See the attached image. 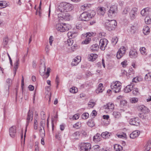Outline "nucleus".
<instances>
[{"mask_svg":"<svg viewBox=\"0 0 151 151\" xmlns=\"http://www.w3.org/2000/svg\"><path fill=\"white\" fill-rule=\"evenodd\" d=\"M33 112L31 110H29V111L27 114V123L26 124V127L25 130V132L24 135V143L25 142V138L26 137V132L27 131V127L29 123L31 122L33 118Z\"/></svg>","mask_w":151,"mask_h":151,"instance_id":"6","label":"nucleus"},{"mask_svg":"<svg viewBox=\"0 0 151 151\" xmlns=\"http://www.w3.org/2000/svg\"><path fill=\"white\" fill-rule=\"evenodd\" d=\"M117 136L119 138H125L126 136V135L125 133H123V134H118L117 135Z\"/></svg>","mask_w":151,"mask_h":151,"instance_id":"56","label":"nucleus"},{"mask_svg":"<svg viewBox=\"0 0 151 151\" xmlns=\"http://www.w3.org/2000/svg\"><path fill=\"white\" fill-rule=\"evenodd\" d=\"M117 7L116 5L112 6L110 8L108 13L109 17L110 18H112L115 16L117 13Z\"/></svg>","mask_w":151,"mask_h":151,"instance_id":"7","label":"nucleus"},{"mask_svg":"<svg viewBox=\"0 0 151 151\" xmlns=\"http://www.w3.org/2000/svg\"><path fill=\"white\" fill-rule=\"evenodd\" d=\"M114 148L116 151H121L122 150V147L119 145L115 144L114 146Z\"/></svg>","mask_w":151,"mask_h":151,"instance_id":"31","label":"nucleus"},{"mask_svg":"<svg viewBox=\"0 0 151 151\" xmlns=\"http://www.w3.org/2000/svg\"><path fill=\"white\" fill-rule=\"evenodd\" d=\"M77 35V33L76 32H69L68 33V37L72 39L76 37Z\"/></svg>","mask_w":151,"mask_h":151,"instance_id":"23","label":"nucleus"},{"mask_svg":"<svg viewBox=\"0 0 151 151\" xmlns=\"http://www.w3.org/2000/svg\"><path fill=\"white\" fill-rule=\"evenodd\" d=\"M28 88L30 91H33L34 89V86L32 85H29L28 86Z\"/></svg>","mask_w":151,"mask_h":151,"instance_id":"64","label":"nucleus"},{"mask_svg":"<svg viewBox=\"0 0 151 151\" xmlns=\"http://www.w3.org/2000/svg\"><path fill=\"white\" fill-rule=\"evenodd\" d=\"M77 45L76 44H74L71 47V52H73L77 48Z\"/></svg>","mask_w":151,"mask_h":151,"instance_id":"51","label":"nucleus"},{"mask_svg":"<svg viewBox=\"0 0 151 151\" xmlns=\"http://www.w3.org/2000/svg\"><path fill=\"white\" fill-rule=\"evenodd\" d=\"M103 90V85L102 83H100L99 85L98 88L96 90V93H99L102 92Z\"/></svg>","mask_w":151,"mask_h":151,"instance_id":"24","label":"nucleus"},{"mask_svg":"<svg viewBox=\"0 0 151 151\" xmlns=\"http://www.w3.org/2000/svg\"><path fill=\"white\" fill-rule=\"evenodd\" d=\"M6 82L7 83L6 84L7 86L8 89H9V87L10 86L11 83L12 82V80H11L9 78L7 79Z\"/></svg>","mask_w":151,"mask_h":151,"instance_id":"48","label":"nucleus"},{"mask_svg":"<svg viewBox=\"0 0 151 151\" xmlns=\"http://www.w3.org/2000/svg\"><path fill=\"white\" fill-rule=\"evenodd\" d=\"M138 93V90L137 88H134L133 89V93L134 95H137Z\"/></svg>","mask_w":151,"mask_h":151,"instance_id":"47","label":"nucleus"},{"mask_svg":"<svg viewBox=\"0 0 151 151\" xmlns=\"http://www.w3.org/2000/svg\"><path fill=\"white\" fill-rule=\"evenodd\" d=\"M39 131L41 137H44L45 136V132L44 128H42L40 127Z\"/></svg>","mask_w":151,"mask_h":151,"instance_id":"30","label":"nucleus"},{"mask_svg":"<svg viewBox=\"0 0 151 151\" xmlns=\"http://www.w3.org/2000/svg\"><path fill=\"white\" fill-rule=\"evenodd\" d=\"M124 55L122 54L119 52L118 51L116 54V57L118 59H120Z\"/></svg>","mask_w":151,"mask_h":151,"instance_id":"50","label":"nucleus"},{"mask_svg":"<svg viewBox=\"0 0 151 151\" xmlns=\"http://www.w3.org/2000/svg\"><path fill=\"white\" fill-rule=\"evenodd\" d=\"M53 40V38L52 36H50L49 38V43L50 45H52V42Z\"/></svg>","mask_w":151,"mask_h":151,"instance_id":"59","label":"nucleus"},{"mask_svg":"<svg viewBox=\"0 0 151 151\" xmlns=\"http://www.w3.org/2000/svg\"><path fill=\"white\" fill-rule=\"evenodd\" d=\"M114 106V105L112 103H109L104 106V108L106 109V111L109 112L113 110Z\"/></svg>","mask_w":151,"mask_h":151,"instance_id":"12","label":"nucleus"},{"mask_svg":"<svg viewBox=\"0 0 151 151\" xmlns=\"http://www.w3.org/2000/svg\"><path fill=\"white\" fill-rule=\"evenodd\" d=\"M9 39L7 37H5L3 39V44L4 46H5L8 44Z\"/></svg>","mask_w":151,"mask_h":151,"instance_id":"33","label":"nucleus"},{"mask_svg":"<svg viewBox=\"0 0 151 151\" xmlns=\"http://www.w3.org/2000/svg\"><path fill=\"white\" fill-rule=\"evenodd\" d=\"M81 61V57L78 56L75 58L71 63L72 66H76Z\"/></svg>","mask_w":151,"mask_h":151,"instance_id":"16","label":"nucleus"},{"mask_svg":"<svg viewBox=\"0 0 151 151\" xmlns=\"http://www.w3.org/2000/svg\"><path fill=\"white\" fill-rule=\"evenodd\" d=\"M141 15L143 16H145L146 15H147L145 11L143 9L142 10L141 12Z\"/></svg>","mask_w":151,"mask_h":151,"instance_id":"55","label":"nucleus"},{"mask_svg":"<svg viewBox=\"0 0 151 151\" xmlns=\"http://www.w3.org/2000/svg\"><path fill=\"white\" fill-rule=\"evenodd\" d=\"M129 55L131 58H135L137 56V53L134 49H133L129 52Z\"/></svg>","mask_w":151,"mask_h":151,"instance_id":"15","label":"nucleus"},{"mask_svg":"<svg viewBox=\"0 0 151 151\" xmlns=\"http://www.w3.org/2000/svg\"><path fill=\"white\" fill-rule=\"evenodd\" d=\"M108 43V40L106 39H101L99 41V46L100 49L104 50L105 49Z\"/></svg>","mask_w":151,"mask_h":151,"instance_id":"10","label":"nucleus"},{"mask_svg":"<svg viewBox=\"0 0 151 151\" xmlns=\"http://www.w3.org/2000/svg\"><path fill=\"white\" fill-rule=\"evenodd\" d=\"M135 29L136 28L134 26L132 27L131 28V32L133 33H134L135 32Z\"/></svg>","mask_w":151,"mask_h":151,"instance_id":"60","label":"nucleus"},{"mask_svg":"<svg viewBox=\"0 0 151 151\" xmlns=\"http://www.w3.org/2000/svg\"><path fill=\"white\" fill-rule=\"evenodd\" d=\"M97 12L99 14L103 15L106 12L105 9L104 7H99L97 8Z\"/></svg>","mask_w":151,"mask_h":151,"instance_id":"19","label":"nucleus"},{"mask_svg":"<svg viewBox=\"0 0 151 151\" xmlns=\"http://www.w3.org/2000/svg\"><path fill=\"white\" fill-rule=\"evenodd\" d=\"M126 50L125 47L124 46H122L119 49L118 51L124 55L126 52Z\"/></svg>","mask_w":151,"mask_h":151,"instance_id":"32","label":"nucleus"},{"mask_svg":"<svg viewBox=\"0 0 151 151\" xmlns=\"http://www.w3.org/2000/svg\"><path fill=\"white\" fill-rule=\"evenodd\" d=\"M81 123L78 122L73 125V127L76 129H79L81 127Z\"/></svg>","mask_w":151,"mask_h":151,"instance_id":"43","label":"nucleus"},{"mask_svg":"<svg viewBox=\"0 0 151 151\" xmlns=\"http://www.w3.org/2000/svg\"><path fill=\"white\" fill-rule=\"evenodd\" d=\"M95 104V103L92 100H90L88 104V106L92 108H93Z\"/></svg>","mask_w":151,"mask_h":151,"instance_id":"36","label":"nucleus"},{"mask_svg":"<svg viewBox=\"0 0 151 151\" xmlns=\"http://www.w3.org/2000/svg\"><path fill=\"white\" fill-rule=\"evenodd\" d=\"M16 132V127L12 126L9 128V134L10 136L12 138L15 137Z\"/></svg>","mask_w":151,"mask_h":151,"instance_id":"13","label":"nucleus"},{"mask_svg":"<svg viewBox=\"0 0 151 151\" xmlns=\"http://www.w3.org/2000/svg\"><path fill=\"white\" fill-rule=\"evenodd\" d=\"M40 68V75L42 76H44L45 74L46 69V66L45 63H44L43 65L42 66H41Z\"/></svg>","mask_w":151,"mask_h":151,"instance_id":"18","label":"nucleus"},{"mask_svg":"<svg viewBox=\"0 0 151 151\" xmlns=\"http://www.w3.org/2000/svg\"><path fill=\"white\" fill-rule=\"evenodd\" d=\"M50 69L49 68H47L46 72H45V74L46 77V78H47L50 75Z\"/></svg>","mask_w":151,"mask_h":151,"instance_id":"49","label":"nucleus"},{"mask_svg":"<svg viewBox=\"0 0 151 151\" xmlns=\"http://www.w3.org/2000/svg\"><path fill=\"white\" fill-rule=\"evenodd\" d=\"M145 79L146 81H149L151 80V73H149L146 74L145 77Z\"/></svg>","mask_w":151,"mask_h":151,"instance_id":"35","label":"nucleus"},{"mask_svg":"<svg viewBox=\"0 0 151 151\" xmlns=\"http://www.w3.org/2000/svg\"><path fill=\"white\" fill-rule=\"evenodd\" d=\"M139 50L141 54L145 56H146L147 55V50L145 47H140Z\"/></svg>","mask_w":151,"mask_h":151,"instance_id":"27","label":"nucleus"},{"mask_svg":"<svg viewBox=\"0 0 151 151\" xmlns=\"http://www.w3.org/2000/svg\"><path fill=\"white\" fill-rule=\"evenodd\" d=\"M98 55L96 54H91L88 55V58L91 61H93L97 58Z\"/></svg>","mask_w":151,"mask_h":151,"instance_id":"25","label":"nucleus"},{"mask_svg":"<svg viewBox=\"0 0 151 151\" xmlns=\"http://www.w3.org/2000/svg\"><path fill=\"white\" fill-rule=\"evenodd\" d=\"M81 150L84 151H90L91 148V145L89 143L81 142L80 145Z\"/></svg>","mask_w":151,"mask_h":151,"instance_id":"9","label":"nucleus"},{"mask_svg":"<svg viewBox=\"0 0 151 151\" xmlns=\"http://www.w3.org/2000/svg\"><path fill=\"white\" fill-rule=\"evenodd\" d=\"M79 118V116L78 114H76L73 115V119L77 120Z\"/></svg>","mask_w":151,"mask_h":151,"instance_id":"61","label":"nucleus"},{"mask_svg":"<svg viewBox=\"0 0 151 151\" xmlns=\"http://www.w3.org/2000/svg\"><path fill=\"white\" fill-rule=\"evenodd\" d=\"M89 116V114L88 113H84L82 114V117L83 119H86Z\"/></svg>","mask_w":151,"mask_h":151,"instance_id":"42","label":"nucleus"},{"mask_svg":"<svg viewBox=\"0 0 151 151\" xmlns=\"http://www.w3.org/2000/svg\"><path fill=\"white\" fill-rule=\"evenodd\" d=\"M140 120L137 117L131 119L129 121L130 124L132 125L138 126L139 125Z\"/></svg>","mask_w":151,"mask_h":151,"instance_id":"11","label":"nucleus"},{"mask_svg":"<svg viewBox=\"0 0 151 151\" xmlns=\"http://www.w3.org/2000/svg\"><path fill=\"white\" fill-rule=\"evenodd\" d=\"M80 135V132L77 131L76 132H74L72 135V136L74 137H77L79 136Z\"/></svg>","mask_w":151,"mask_h":151,"instance_id":"52","label":"nucleus"},{"mask_svg":"<svg viewBox=\"0 0 151 151\" xmlns=\"http://www.w3.org/2000/svg\"><path fill=\"white\" fill-rule=\"evenodd\" d=\"M87 124L89 127H92L94 126V124L93 123V121L92 120L88 121L87 122Z\"/></svg>","mask_w":151,"mask_h":151,"instance_id":"45","label":"nucleus"},{"mask_svg":"<svg viewBox=\"0 0 151 151\" xmlns=\"http://www.w3.org/2000/svg\"><path fill=\"white\" fill-rule=\"evenodd\" d=\"M138 101V99H137L134 98H132L131 99V101L132 103H135L137 102Z\"/></svg>","mask_w":151,"mask_h":151,"instance_id":"58","label":"nucleus"},{"mask_svg":"<svg viewBox=\"0 0 151 151\" xmlns=\"http://www.w3.org/2000/svg\"><path fill=\"white\" fill-rule=\"evenodd\" d=\"M121 83L118 81L113 82L111 85V87L113 91L117 93L120 91L121 88Z\"/></svg>","mask_w":151,"mask_h":151,"instance_id":"4","label":"nucleus"},{"mask_svg":"<svg viewBox=\"0 0 151 151\" xmlns=\"http://www.w3.org/2000/svg\"><path fill=\"white\" fill-rule=\"evenodd\" d=\"M118 41V39L117 37H114L112 38L111 41L113 45H115Z\"/></svg>","mask_w":151,"mask_h":151,"instance_id":"38","label":"nucleus"},{"mask_svg":"<svg viewBox=\"0 0 151 151\" xmlns=\"http://www.w3.org/2000/svg\"><path fill=\"white\" fill-rule=\"evenodd\" d=\"M113 115L115 118H119L121 115L119 112L116 111L113 112Z\"/></svg>","mask_w":151,"mask_h":151,"instance_id":"39","label":"nucleus"},{"mask_svg":"<svg viewBox=\"0 0 151 151\" xmlns=\"http://www.w3.org/2000/svg\"><path fill=\"white\" fill-rule=\"evenodd\" d=\"M77 91V89L75 87H73L70 89V92L72 93H75Z\"/></svg>","mask_w":151,"mask_h":151,"instance_id":"41","label":"nucleus"},{"mask_svg":"<svg viewBox=\"0 0 151 151\" xmlns=\"http://www.w3.org/2000/svg\"><path fill=\"white\" fill-rule=\"evenodd\" d=\"M40 114L42 116L41 119H45V112L43 111H42L41 112Z\"/></svg>","mask_w":151,"mask_h":151,"instance_id":"54","label":"nucleus"},{"mask_svg":"<svg viewBox=\"0 0 151 151\" xmlns=\"http://www.w3.org/2000/svg\"><path fill=\"white\" fill-rule=\"evenodd\" d=\"M137 108L139 110H140L143 113L145 112V111L147 109V107L143 105L139 106Z\"/></svg>","mask_w":151,"mask_h":151,"instance_id":"28","label":"nucleus"},{"mask_svg":"<svg viewBox=\"0 0 151 151\" xmlns=\"http://www.w3.org/2000/svg\"><path fill=\"white\" fill-rule=\"evenodd\" d=\"M65 43L66 45H68V46H71L73 43V40L70 38L69 39H68L67 41L65 42Z\"/></svg>","mask_w":151,"mask_h":151,"instance_id":"29","label":"nucleus"},{"mask_svg":"<svg viewBox=\"0 0 151 151\" xmlns=\"http://www.w3.org/2000/svg\"><path fill=\"white\" fill-rule=\"evenodd\" d=\"M99 48V45L96 44L93 45L91 47V49L93 51L96 50Z\"/></svg>","mask_w":151,"mask_h":151,"instance_id":"34","label":"nucleus"},{"mask_svg":"<svg viewBox=\"0 0 151 151\" xmlns=\"http://www.w3.org/2000/svg\"><path fill=\"white\" fill-rule=\"evenodd\" d=\"M145 22L146 24H151V19H145Z\"/></svg>","mask_w":151,"mask_h":151,"instance_id":"63","label":"nucleus"},{"mask_svg":"<svg viewBox=\"0 0 151 151\" xmlns=\"http://www.w3.org/2000/svg\"><path fill=\"white\" fill-rule=\"evenodd\" d=\"M19 59L17 58V60L14 64V69H17L18 68V65L19 63Z\"/></svg>","mask_w":151,"mask_h":151,"instance_id":"40","label":"nucleus"},{"mask_svg":"<svg viewBox=\"0 0 151 151\" xmlns=\"http://www.w3.org/2000/svg\"><path fill=\"white\" fill-rule=\"evenodd\" d=\"M0 6L2 8H4L5 7V2L3 1H0Z\"/></svg>","mask_w":151,"mask_h":151,"instance_id":"53","label":"nucleus"},{"mask_svg":"<svg viewBox=\"0 0 151 151\" xmlns=\"http://www.w3.org/2000/svg\"><path fill=\"white\" fill-rule=\"evenodd\" d=\"M57 30L61 32H64L68 31L71 28L70 25L65 23H59L56 25Z\"/></svg>","mask_w":151,"mask_h":151,"instance_id":"2","label":"nucleus"},{"mask_svg":"<svg viewBox=\"0 0 151 151\" xmlns=\"http://www.w3.org/2000/svg\"><path fill=\"white\" fill-rule=\"evenodd\" d=\"M140 133V132L138 130L134 131L130 134V137L132 139H134L137 137Z\"/></svg>","mask_w":151,"mask_h":151,"instance_id":"17","label":"nucleus"},{"mask_svg":"<svg viewBox=\"0 0 151 151\" xmlns=\"http://www.w3.org/2000/svg\"><path fill=\"white\" fill-rule=\"evenodd\" d=\"M72 9V4L66 2L62 3L58 7V10L61 12L58 14V17L62 18L63 19H68L71 18V15L67 12L71 11Z\"/></svg>","mask_w":151,"mask_h":151,"instance_id":"1","label":"nucleus"},{"mask_svg":"<svg viewBox=\"0 0 151 151\" xmlns=\"http://www.w3.org/2000/svg\"><path fill=\"white\" fill-rule=\"evenodd\" d=\"M143 31L144 34L145 35H147L150 33V28L147 26H145L144 27Z\"/></svg>","mask_w":151,"mask_h":151,"instance_id":"26","label":"nucleus"},{"mask_svg":"<svg viewBox=\"0 0 151 151\" xmlns=\"http://www.w3.org/2000/svg\"><path fill=\"white\" fill-rule=\"evenodd\" d=\"M105 24L106 29L110 31L113 30L115 28L117 22L115 19H107Z\"/></svg>","mask_w":151,"mask_h":151,"instance_id":"3","label":"nucleus"},{"mask_svg":"<svg viewBox=\"0 0 151 151\" xmlns=\"http://www.w3.org/2000/svg\"><path fill=\"white\" fill-rule=\"evenodd\" d=\"M96 12H95L93 11L90 13L86 12H84L82 13L80 17L81 19H83V18L86 19L92 18L95 15Z\"/></svg>","mask_w":151,"mask_h":151,"instance_id":"5","label":"nucleus"},{"mask_svg":"<svg viewBox=\"0 0 151 151\" xmlns=\"http://www.w3.org/2000/svg\"><path fill=\"white\" fill-rule=\"evenodd\" d=\"M130 9L127 7H125L123 10L122 14H126L129 11Z\"/></svg>","mask_w":151,"mask_h":151,"instance_id":"46","label":"nucleus"},{"mask_svg":"<svg viewBox=\"0 0 151 151\" xmlns=\"http://www.w3.org/2000/svg\"><path fill=\"white\" fill-rule=\"evenodd\" d=\"M137 9L136 7L132 9L130 12V17L131 18L135 19L136 18L137 15Z\"/></svg>","mask_w":151,"mask_h":151,"instance_id":"14","label":"nucleus"},{"mask_svg":"<svg viewBox=\"0 0 151 151\" xmlns=\"http://www.w3.org/2000/svg\"><path fill=\"white\" fill-rule=\"evenodd\" d=\"M150 149V146L147 145L145 147L144 151H149Z\"/></svg>","mask_w":151,"mask_h":151,"instance_id":"62","label":"nucleus"},{"mask_svg":"<svg viewBox=\"0 0 151 151\" xmlns=\"http://www.w3.org/2000/svg\"><path fill=\"white\" fill-rule=\"evenodd\" d=\"M88 6L87 4H85L81 6V8L83 10H85L88 7Z\"/></svg>","mask_w":151,"mask_h":151,"instance_id":"57","label":"nucleus"},{"mask_svg":"<svg viewBox=\"0 0 151 151\" xmlns=\"http://www.w3.org/2000/svg\"><path fill=\"white\" fill-rule=\"evenodd\" d=\"M92 32H87L86 34H83L82 36L86 38L84 40L82 41V44L86 45L89 44L91 41V37L92 36Z\"/></svg>","mask_w":151,"mask_h":151,"instance_id":"8","label":"nucleus"},{"mask_svg":"<svg viewBox=\"0 0 151 151\" xmlns=\"http://www.w3.org/2000/svg\"><path fill=\"white\" fill-rule=\"evenodd\" d=\"M45 119H42V120L40 123V125L42 128H44L45 126Z\"/></svg>","mask_w":151,"mask_h":151,"instance_id":"44","label":"nucleus"},{"mask_svg":"<svg viewBox=\"0 0 151 151\" xmlns=\"http://www.w3.org/2000/svg\"><path fill=\"white\" fill-rule=\"evenodd\" d=\"M41 2L40 1V3L39 6V11H38L37 10V11L36 13V15H38L39 16L41 17Z\"/></svg>","mask_w":151,"mask_h":151,"instance_id":"37","label":"nucleus"},{"mask_svg":"<svg viewBox=\"0 0 151 151\" xmlns=\"http://www.w3.org/2000/svg\"><path fill=\"white\" fill-rule=\"evenodd\" d=\"M111 135V133L106 132H102L101 134V136L104 138L107 139L109 138Z\"/></svg>","mask_w":151,"mask_h":151,"instance_id":"22","label":"nucleus"},{"mask_svg":"<svg viewBox=\"0 0 151 151\" xmlns=\"http://www.w3.org/2000/svg\"><path fill=\"white\" fill-rule=\"evenodd\" d=\"M101 137L99 134L97 133L93 136V140L95 142H99L101 140Z\"/></svg>","mask_w":151,"mask_h":151,"instance_id":"20","label":"nucleus"},{"mask_svg":"<svg viewBox=\"0 0 151 151\" xmlns=\"http://www.w3.org/2000/svg\"><path fill=\"white\" fill-rule=\"evenodd\" d=\"M133 86L132 85L130 84L128 85L125 88L124 91L126 93H129L133 89Z\"/></svg>","mask_w":151,"mask_h":151,"instance_id":"21","label":"nucleus"}]
</instances>
